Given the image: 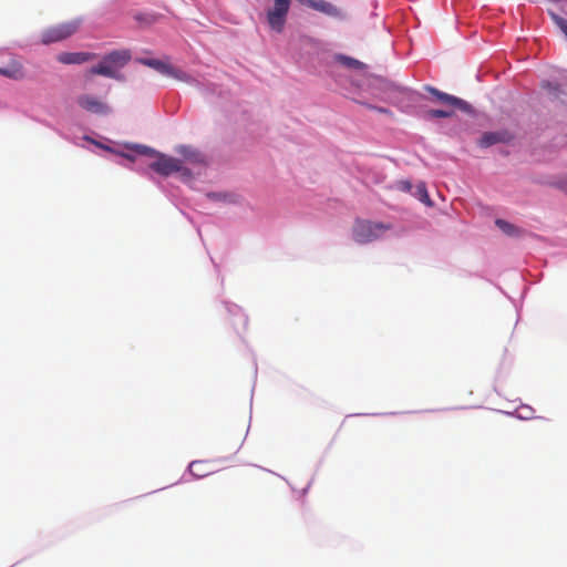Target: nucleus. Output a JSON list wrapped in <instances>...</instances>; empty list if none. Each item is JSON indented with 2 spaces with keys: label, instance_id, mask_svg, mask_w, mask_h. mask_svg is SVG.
<instances>
[{
  "label": "nucleus",
  "instance_id": "13",
  "mask_svg": "<svg viewBox=\"0 0 567 567\" xmlns=\"http://www.w3.org/2000/svg\"><path fill=\"white\" fill-rule=\"evenodd\" d=\"M512 138L513 135L506 130L497 132H485L480 140V145L482 147H489L498 143H508L512 141Z\"/></svg>",
  "mask_w": 567,
  "mask_h": 567
},
{
  "label": "nucleus",
  "instance_id": "24",
  "mask_svg": "<svg viewBox=\"0 0 567 567\" xmlns=\"http://www.w3.org/2000/svg\"><path fill=\"white\" fill-rule=\"evenodd\" d=\"M125 157L130 161H133V157L131 155H125Z\"/></svg>",
  "mask_w": 567,
  "mask_h": 567
},
{
  "label": "nucleus",
  "instance_id": "14",
  "mask_svg": "<svg viewBox=\"0 0 567 567\" xmlns=\"http://www.w3.org/2000/svg\"><path fill=\"white\" fill-rule=\"evenodd\" d=\"M96 59V54L92 52H65L58 56L59 62L63 64H83Z\"/></svg>",
  "mask_w": 567,
  "mask_h": 567
},
{
  "label": "nucleus",
  "instance_id": "20",
  "mask_svg": "<svg viewBox=\"0 0 567 567\" xmlns=\"http://www.w3.org/2000/svg\"><path fill=\"white\" fill-rule=\"evenodd\" d=\"M417 193H419L421 202H423V203H425L427 205H431V200H430V197H429V194H427V190H426L424 184H420L417 186Z\"/></svg>",
  "mask_w": 567,
  "mask_h": 567
},
{
  "label": "nucleus",
  "instance_id": "3",
  "mask_svg": "<svg viewBox=\"0 0 567 567\" xmlns=\"http://www.w3.org/2000/svg\"><path fill=\"white\" fill-rule=\"evenodd\" d=\"M82 24V19L76 18L71 21L62 22L45 29L41 34L43 44H51L65 40L76 33Z\"/></svg>",
  "mask_w": 567,
  "mask_h": 567
},
{
  "label": "nucleus",
  "instance_id": "9",
  "mask_svg": "<svg viewBox=\"0 0 567 567\" xmlns=\"http://www.w3.org/2000/svg\"><path fill=\"white\" fill-rule=\"evenodd\" d=\"M300 2L316 11H319L323 14H327L332 18L337 19H343L344 13L341 9H339L337 6H334L331 2H328L326 0H300Z\"/></svg>",
  "mask_w": 567,
  "mask_h": 567
},
{
  "label": "nucleus",
  "instance_id": "10",
  "mask_svg": "<svg viewBox=\"0 0 567 567\" xmlns=\"http://www.w3.org/2000/svg\"><path fill=\"white\" fill-rule=\"evenodd\" d=\"M76 103L83 110L94 114H105L109 112V106L99 97L91 94H83L78 96Z\"/></svg>",
  "mask_w": 567,
  "mask_h": 567
},
{
  "label": "nucleus",
  "instance_id": "2",
  "mask_svg": "<svg viewBox=\"0 0 567 567\" xmlns=\"http://www.w3.org/2000/svg\"><path fill=\"white\" fill-rule=\"evenodd\" d=\"M390 229H392L391 224L357 219L352 228V236L357 243L368 244L381 238Z\"/></svg>",
  "mask_w": 567,
  "mask_h": 567
},
{
  "label": "nucleus",
  "instance_id": "7",
  "mask_svg": "<svg viewBox=\"0 0 567 567\" xmlns=\"http://www.w3.org/2000/svg\"><path fill=\"white\" fill-rule=\"evenodd\" d=\"M291 0H275L274 7L267 12V22L276 31L284 30L286 18L290 8Z\"/></svg>",
  "mask_w": 567,
  "mask_h": 567
},
{
  "label": "nucleus",
  "instance_id": "22",
  "mask_svg": "<svg viewBox=\"0 0 567 567\" xmlns=\"http://www.w3.org/2000/svg\"><path fill=\"white\" fill-rule=\"evenodd\" d=\"M400 189L409 192L412 188V184L409 181H402L399 183Z\"/></svg>",
  "mask_w": 567,
  "mask_h": 567
},
{
  "label": "nucleus",
  "instance_id": "12",
  "mask_svg": "<svg viewBox=\"0 0 567 567\" xmlns=\"http://www.w3.org/2000/svg\"><path fill=\"white\" fill-rule=\"evenodd\" d=\"M175 152L179 154L184 162L193 165H205V156L195 147L190 145H178Z\"/></svg>",
  "mask_w": 567,
  "mask_h": 567
},
{
  "label": "nucleus",
  "instance_id": "19",
  "mask_svg": "<svg viewBox=\"0 0 567 567\" xmlns=\"http://www.w3.org/2000/svg\"><path fill=\"white\" fill-rule=\"evenodd\" d=\"M452 115H453V112L446 111V110H430L426 112V116L431 117V118H434V117L445 118V117H451Z\"/></svg>",
  "mask_w": 567,
  "mask_h": 567
},
{
  "label": "nucleus",
  "instance_id": "17",
  "mask_svg": "<svg viewBox=\"0 0 567 567\" xmlns=\"http://www.w3.org/2000/svg\"><path fill=\"white\" fill-rule=\"evenodd\" d=\"M338 60L341 64H343L348 68L358 69V70L364 69V64L354 58L347 56V55H340L338 58Z\"/></svg>",
  "mask_w": 567,
  "mask_h": 567
},
{
  "label": "nucleus",
  "instance_id": "8",
  "mask_svg": "<svg viewBox=\"0 0 567 567\" xmlns=\"http://www.w3.org/2000/svg\"><path fill=\"white\" fill-rule=\"evenodd\" d=\"M0 75L10 80L20 81L25 76V70L22 62L11 56L6 63L0 65Z\"/></svg>",
  "mask_w": 567,
  "mask_h": 567
},
{
  "label": "nucleus",
  "instance_id": "6",
  "mask_svg": "<svg viewBox=\"0 0 567 567\" xmlns=\"http://www.w3.org/2000/svg\"><path fill=\"white\" fill-rule=\"evenodd\" d=\"M138 62L143 65L154 69L155 71H157L161 74H164L166 76H171L178 81H184V82H188V83L193 82V79L187 73L175 68L174 65L169 64L168 62H165V61H162L158 59H148V58L138 59Z\"/></svg>",
  "mask_w": 567,
  "mask_h": 567
},
{
  "label": "nucleus",
  "instance_id": "11",
  "mask_svg": "<svg viewBox=\"0 0 567 567\" xmlns=\"http://www.w3.org/2000/svg\"><path fill=\"white\" fill-rule=\"evenodd\" d=\"M426 90L433 96H435L440 102H442L446 105L457 107L465 112L470 111V109H471V105L467 102H465L464 100L458 99L454 95L441 92L440 90L432 87V86H427Z\"/></svg>",
  "mask_w": 567,
  "mask_h": 567
},
{
  "label": "nucleus",
  "instance_id": "5",
  "mask_svg": "<svg viewBox=\"0 0 567 567\" xmlns=\"http://www.w3.org/2000/svg\"><path fill=\"white\" fill-rule=\"evenodd\" d=\"M156 161L151 163L150 167L162 176H168L173 173H181L183 176L190 177L192 172L183 166V161L158 153Z\"/></svg>",
  "mask_w": 567,
  "mask_h": 567
},
{
  "label": "nucleus",
  "instance_id": "18",
  "mask_svg": "<svg viewBox=\"0 0 567 567\" xmlns=\"http://www.w3.org/2000/svg\"><path fill=\"white\" fill-rule=\"evenodd\" d=\"M131 148L133 151H135L138 155H144V156H148V157H156V155L159 153L150 146L140 145V144H135Z\"/></svg>",
  "mask_w": 567,
  "mask_h": 567
},
{
  "label": "nucleus",
  "instance_id": "21",
  "mask_svg": "<svg viewBox=\"0 0 567 567\" xmlns=\"http://www.w3.org/2000/svg\"><path fill=\"white\" fill-rule=\"evenodd\" d=\"M369 109L371 110H374L379 113H382V114H392L391 111L389 109H385V107H379V106H373V105H369L368 106Z\"/></svg>",
  "mask_w": 567,
  "mask_h": 567
},
{
  "label": "nucleus",
  "instance_id": "23",
  "mask_svg": "<svg viewBox=\"0 0 567 567\" xmlns=\"http://www.w3.org/2000/svg\"><path fill=\"white\" fill-rule=\"evenodd\" d=\"M557 187L565 190L567 193V176L563 179H560L557 184Z\"/></svg>",
  "mask_w": 567,
  "mask_h": 567
},
{
  "label": "nucleus",
  "instance_id": "4",
  "mask_svg": "<svg viewBox=\"0 0 567 567\" xmlns=\"http://www.w3.org/2000/svg\"><path fill=\"white\" fill-rule=\"evenodd\" d=\"M379 90L381 100L395 106L410 101L413 96L412 90L390 81H381Z\"/></svg>",
  "mask_w": 567,
  "mask_h": 567
},
{
  "label": "nucleus",
  "instance_id": "1",
  "mask_svg": "<svg viewBox=\"0 0 567 567\" xmlns=\"http://www.w3.org/2000/svg\"><path fill=\"white\" fill-rule=\"evenodd\" d=\"M131 60L128 50H115L105 54L99 64L91 66L87 73L111 79H120L118 70Z\"/></svg>",
  "mask_w": 567,
  "mask_h": 567
},
{
  "label": "nucleus",
  "instance_id": "16",
  "mask_svg": "<svg viewBox=\"0 0 567 567\" xmlns=\"http://www.w3.org/2000/svg\"><path fill=\"white\" fill-rule=\"evenodd\" d=\"M495 224L504 234L508 236H518L522 233L518 227L504 219H496Z\"/></svg>",
  "mask_w": 567,
  "mask_h": 567
},
{
  "label": "nucleus",
  "instance_id": "15",
  "mask_svg": "<svg viewBox=\"0 0 567 567\" xmlns=\"http://www.w3.org/2000/svg\"><path fill=\"white\" fill-rule=\"evenodd\" d=\"M188 471L190 475L196 478L205 477L210 473V468L206 461H193L188 466Z\"/></svg>",
  "mask_w": 567,
  "mask_h": 567
}]
</instances>
